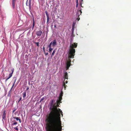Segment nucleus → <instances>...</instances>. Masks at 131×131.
I'll return each instance as SVG.
<instances>
[{
    "instance_id": "nucleus-30",
    "label": "nucleus",
    "mask_w": 131,
    "mask_h": 131,
    "mask_svg": "<svg viewBox=\"0 0 131 131\" xmlns=\"http://www.w3.org/2000/svg\"><path fill=\"white\" fill-rule=\"evenodd\" d=\"M74 28V27L73 26L72 27V31H73Z\"/></svg>"
},
{
    "instance_id": "nucleus-19",
    "label": "nucleus",
    "mask_w": 131,
    "mask_h": 131,
    "mask_svg": "<svg viewBox=\"0 0 131 131\" xmlns=\"http://www.w3.org/2000/svg\"><path fill=\"white\" fill-rule=\"evenodd\" d=\"M63 86H64V89H66V86H67V85H66V84L64 82L63 83Z\"/></svg>"
},
{
    "instance_id": "nucleus-42",
    "label": "nucleus",
    "mask_w": 131,
    "mask_h": 131,
    "mask_svg": "<svg viewBox=\"0 0 131 131\" xmlns=\"http://www.w3.org/2000/svg\"><path fill=\"white\" fill-rule=\"evenodd\" d=\"M80 19V18H79V19H78V20Z\"/></svg>"
},
{
    "instance_id": "nucleus-17",
    "label": "nucleus",
    "mask_w": 131,
    "mask_h": 131,
    "mask_svg": "<svg viewBox=\"0 0 131 131\" xmlns=\"http://www.w3.org/2000/svg\"><path fill=\"white\" fill-rule=\"evenodd\" d=\"M15 2H12V6L13 8H14L15 7Z\"/></svg>"
},
{
    "instance_id": "nucleus-35",
    "label": "nucleus",
    "mask_w": 131,
    "mask_h": 131,
    "mask_svg": "<svg viewBox=\"0 0 131 131\" xmlns=\"http://www.w3.org/2000/svg\"><path fill=\"white\" fill-rule=\"evenodd\" d=\"M16 0H12V2H15Z\"/></svg>"
},
{
    "instance_id": "nucleus-5",
    "label": "nucleus",
    "mask_w": 131,
    "mask_h": 131,
    "mask_svg": "<svg viewBox=\"0 0 131 131\" xmlns=\"http://www.w3.org/2000/svg\"><path fill=\"white\" fill-rule=\"evenodd\" d=\"M42 33V31L41 30L37 31L36 32V34L38 36H40Z\"/></svg>"
},
{
    "instance_id": "nucleus-10",
    "label": "nucleus",
    "mask_w": 131,
    "mask_h": 131,
    "mask_svg": "<svg viewBox=\"0 0 131 131\" xmlns=\"http://www.w3.org/2000/svg\"><path fill=\"white\" fill-rule=\"evenodd\" d=\"M64 78L65 79H68V73L67 72H66L64 74Z\"/></svg>"
},
{
    "instance_id": "nucleus-3",
    "label": "nucleus",
    "mask_w": 131,
    "mask_h": 131,
    "mask_svg": "<svg viewBox=\"0 0 131 131\" xmlns=\"http://www.w3.org/2000/svg\"><path fill=\"white\" fill-rule=\"evenodd\" d=\"M50 44H51V45H52V47H54L57 44V42L56 39H54L53 41H52Z\"/></svg>"
},
{
    "instance_id": "nucleus-4",
    "label": "nucleus",
    "mask_w": 131,
    "mask_h": 131,
    "mask_svg": "<svg viewBox=\"0 0 131 131\" xmlns=\"http://www.w3.org/2000/svg\"><path fill=\"white\" fill-rule=\"evenodd\" d=\"M45 13L47 18V25H48V24L49 23V15L48 14L47 12V11H46L45 12Z\"/></svg>"
},
{
    "instance_id": "nucleus-16",
    "label": "nucleus",
    "mask_w": 131,
    "mask_h": 131,
    "mask_svg": "<svg viewBox=\"0 0 131 131\" xmlns=\"http://www.w3.org/2000/svg\"><path fill=\"white\" fill-rule=\"evenodd\" d=\"M33 25H32V29H33L34 27V26H35V22L34 20V18H33Z\"/></svg>"
},
{
    "instance_id": "nucleus-7",
    "label": "nucleus",
    "mask_w": 131,
    "mask_h": 131,
    "mask_svg": "<svg viewBox=\"0 0 131 131\" xmlns=\"http://www.w3.org/2000/svg\"><path fill=\"white\" fill-rule=\"evenodd\" d=\"M18 124L17 122L15 121V120H14L12 121V126H13L14 125H16Z\"/></svg>"
},
{
    "instance_id": "nucleus-32",
    "label": "nucleus",
    "mask_w": 131,
    "mask_h": 131,
    "mask_svg": "<svg viewBox=\"0 0 131 131\" xmlns=\"http://www.w3.org/2000/svg\"><path fill=\"white\" fill-rule=\"evenodd\" d=\"M9 79V78H8L6 79L5 80V82H6L7 81V80Z\"/></svg>"
},
{
    "instance_id": "nucleus-14",
    "label": "nucleus",
    "mask_w": 131,
    "mask_h": 131,
    "mask_svg": "<svg viewBox=\"0 0 131 131\" xmlns=\"http://www.w3.org/2000/svg\"><path fill=\"white\" fill-rule=\"evenodd\" d=\"M46 96H44L40 100V103L41 101H43V100H46Z\"/></svg>"
},
{
    "instance_id": "nucleus-34",
    "label": "nucleus",
    "mask_w": 131,
    "mask_h": 131,
    "mask_svg": "<svg viewBox=\"0 0 131 131\" xmlns=\"http://www.w3.org/2000/svg\"><path fill=\"white\" fill-rule=\"evenodd\" d=\"M71 34H72V36H73V31H72Z\"/></svg>"
},
{
    "instance_id": "nucleus-40",
    "label": "nucleus",
    "mask_w": 131,
    "mask_h": 131,
    "mask_svg": "<svg viewBox=\"0 0 131 131\" xmlns=\"http://www.w3.org/2000/svg\"><path fill=\"white\" fill-rule=\"evenodd\" d=\"M29 89V88H27V89H26V90H28Z\"/></svg>"
},
{
    "instance_id": "nucleus-1",
    "label": "nucleus",
    "mask_w": 131,
    "mask_h": 131,
    "mask_svg": "<svg viewBox=\"0 0 131 131\" xmlns=\"http://www.w3.org/2000/svg\"><path fill=\"white\" fill-rule=\"evenodd\" d=\"M55 100H52L50 102L49 110L50 112L48 115L46 121L47 122V131H61L62 126L60 117L61 114L63 116L62 112L59 108V105L61 102L56 101V104L53 103Z\"/></svg>"
},
{
    "instance_id": "nucleus-25",
    "label": "nucleus",
    "mask_w": 131,
    "mask_h": 131,
    "mask_svg": "<svg viewBox=\"0 0 131 131\" xmlns=\"http://www.w3.org/2000/svg\"><path fill=\"white\" fill-rule=\"evenodd\" d=\"M83 0H81V3H80V5H81V6H82V3H83Z\"/></svg>"
},
{
    "instance_id": "nucleus-6",
    "label": "nucleus",
    "mask_w": 131,
    "mask_h": 131,
    "mask_svg": "<svg viewBox=\"0 0 131 131\" xmlns=\"http://www.w3.org/2000/svg\"><path fill=\"white\" fill-rule=\"evenodd\" d=\"M13 118L14 119H16L17 121H19L20 123L21 122V119L19 117H13Z\"/></svg>"
},
{
    "instance_id": "nucleus-13",
    "label": "nucleus",
    "mask_w": 131,
    "mask_h": 131,
    "mask_svg": "<svg viewBox=\"0 0 131 131\" xmlns=\"http://www.w3.org/2000/svg\"><path fill=\"white\" fill-rule=\"evenodd\" d=\"M48 47L49 48V50L52 51L53 50V48H51V44H49Z\"/></svg>"
},
{
    "instance_id": "nucleus-23",
    "label": "nucleus",
    "mask_w": 131,
    "mask_h": 131,
    "mask_svg": "<svg viewBox=\"0 0 131 131\" xmlns=\"http://www.w3.org/2000/svg\"><path fill=\"white\" fill-rule=\"evenodd\" d=\"M29 7L30 8L31 7V1L30 0L29 2Z\"/></svg>"
},
{
    "instance_id": "nucleus-29",
    "label": "nucleus",
    "mask_w": 131,
    "mask_h": 131,
    "mask_svg": "<svg viewBox=\"0 0 131 131\" xmlns=\"http://www.w3.org/2000/svg\"><path fill=\"white\" fill-rule=\"evenodd\" d=\"M45 52V55L46 56H47L48 54V52L46 53L45 52Z\"/></svg>"
},
{
    "instance_id": "nucleus-20",
    "label": "nucleus",
    "mask_w": 131,
    "mask_h": 131,
    "mask_svg": "<svg viewBox=\"0 0 131 131\" xmlns=\"http://www.w3.org/2000/svg\"><path fill=\"white\" fill-rule=\"evenodd\" d=\"M63 92L62 91H61V92L59 96H63Z\"/></svg>"
},
{
    "instance_id": "nucleus-18",
    "label": "nucleus",
    "mask_w": 131,
    "mask_h": 131,
    "mask_svg": "<svg viewBox=\"0 0 131 131\" xmlns=\"http://www.w3.org/2000/svg\"><path fill=\"white\" fill-rule=\"evenodd\" d=\"M55 50H54L52 53V54L51 55V56L52 57L54 55V54L55 53Z\"/></svg>"
},
{
    "instance_id": "nucleus-11",
    "label": "nucleus",
    "mask_w": 131,
    "mask_h": 131,
    "mask_svg": "<svg viewBox=\"0 0 131 131\" xmlns=\"http://www.w3.org/2000/svg\"><path fill=\"white\" fill-rule=\"evenodd\" d=\"M5 112L6 111L5 110L3 112V113L2 116V117L3 119L4 118L6 117V114Z\"/></svg>"
},
{
    "instance_id": "nucleus-2",
    "label": "nucleus",
    "mask_w": 131,
    "mask_h": 131,
    "mask_svg": "<svg viewBox=\"0 0 131 131\" xmlns=\"http://www.w3.org/2000/svg\"><path fill=\"white\" fill-rule=\"evenodd\" d=\"M77 43L74 42L72 44L70 45L69 49L68 52V58H74L75 53V48H77Z\"/></svg>"
},
{
    "instance_id": "nucleus-38",
    "label": "nucleus",
    "mask_w": 131,
    "mask_h": 131,
    "mask_svg": "<svg viewBox=\"0 0 131 131\" xmlns=\"http://www.w3.org/2000/svg\"><path fill=\"white\" fill-rule=\"evenodd\" d=\"M79 12H80L81 13H81H82V11H81V10H80L79 11Z\"/></svg>"
},
{
    "instance_id": "nucleus-28",
    "label": "nucleus",
    "mask_w": 131,
    "mask_h": 131,
    "mask_svg": "<svg viewBox=\"0 0 131 131\" xmlns=\"http://www.w3.org/2000/svg\"><path fill=\"white\" fill-rule=\"evenodd\" d=\"M16 81V79L15 80V81L14 82V84H13V85L12 86V88H13V86H14V84H15V83Z\"/></svg>"
},
{
    "instance_id": "nucleus-33",
    "label": "nucleus",
    "mask_w": 131,
    "mask_h": 131,
    "mask_svg": "<svg viewBox=\"0 0 131 131\" xmlns=\"http://www.w3.org/2000/svg\"><path fill=\"white\" fill-rule=\"evenodd\" d=\"M21 99V97H20L19 98V99L18 101V102H19Z\"/></svg>"
},
{
    "instance_id": "nucleus-39",
    "label": "nucleus",
    "mask_w": 131,
    "mask_h": 131,
    "mask_svg": "<svg viewBox=\"0 0 131 131\" xmlns=\"http://www.w3.org/2000/svg\"><path fill=\"white\" fill-rule=\"evenodd\" d=\"M65 83H68V81H66V82H65Z\"/></svg>"
},
{
    "instance_id": "nucleus-12",
    "label": "nucleus",
    "mask_w": 131,
    "mask_h": 131,
    "mask_svg": "<svg viewBox=\"0 0 131 131\" xmlns=\"http://www.w3.org/2000/svg\"><path fill=\"white\" fill-rule=\"evenodd\" d=\"M58 99V100H57V101H58V102H59L61 103L62 102H61V100L62 99V97L59 96Z\"/></svg>"
},
{
    "instance_id": "nucleus-9",
    "label": "nucleus",
    "mask_w": 131,
    "mask_h": 131,
    "mask_svg": "<svg viewBox=\"0 0 131 131\" xmlns=\"http://www.w3.org/2000/svg\"><path fill=\"white\" fill-rule=\"evenodd\" d=\"M22 95L23 96V100H24L26 96V92H24L22 93Z\"/></svg>"
},
{
    "instance_id": "nucleus-22",
    "label": "nucleus",
    "mask_w": 131,
    "mask_h": 131,
    "mask_svg": "<svg viewBox=\"0 0 131 131\" xmlns=\"http://www.w3.org/2000/svg\"><path fill=\"white\" fill-rule=\"evenodd\" d=\"M13 74L12 73H11L9 75V77H8L9 79L12 76Z\"/></svg>"
},
{
    "instance_id": "nucleus-31",
    "label": "nucleus",
    "mask_w": 131,
    "mask_h": 131,
    "mask_svg": "<svg viewBox=\"0 0 131 131\" xmlns=\"http://www.w3.org/2000/svg\"><path fill=\"white\" fill-rule=\"evenodd\" d=\"M76 5H78V0H76Z\"/></svg>"
},
{
    "instance_id": "nucleus-24",
    "label": "nucleus",
    "mask_w": 131,
    "mask_h": 131,
    "mask_svg": "<svg viewBox=\"0 0 131 131\" xmlns=\"http://www.w3.org/2000/svg\"><path fill=\"white\" fill-rule=\"evenodd\" d=\"M14 128L15 129V130H17V131L18 130H19L18 129V128L17 127H14Z\"/></svg>"
},
{
    "instance_id": "nucleus-41",
    "label": "nucleus",
    "mask_w": 131,
    "mask_h": 131,
    "mask_svg": "<svg viewBox=\"0 0 131 131\" xmlns=\"http://www.w3.org/2000/svg\"><path fill=\"white\" fill-rule=\"evenodd\" d=\"M78 5H76V7H78Z\"/></svg>"
},
{
    "instance_id": "nucleus-15",
    "label": "nucleus",
    "mask_w": 131,
    "mask_h": 131,
    "mask_svg": "<svg viewBox=\"0 0 131 131\" xmlns=\"http://www.w3.org/2000/svg\"><path fill=\"white\" fill-rule=\"evenodd\" d=\"M70 58H69V59H68L67 61V63L71 64V60H70Z\"/></svg>"
},
{
    "instance_id": "nucleus-27",
    "label": "nucleus",
    "mask_w": 131,
    "mask_h": 131,
    "mask_svg": "<svg viewBox=\"0 0 131 131\" xmlns=\"http://www.w3.org/2000/svg\"><path fill=\"white\" fill-rule=\"evenodd\" d=\"M17 108H15L14 110H13L12 113H13L16 110Z\"/></svg>"
},
{
    "instance_id": "nucleus-8",
    "label": "nucleus",
    "mask_w": 131,
    "mask_h": 131,
    "mask_svg": "<svg viewBox=\"0 0 131 131\" xmlns=\"http://www.w3.org/2000/svg\"><path fill=\"white\" fill-rule=\"evenodd\" d=\"M70 66L71 64L68 63H66V70H68L69 69V67H70Z\"/></svg>"
},
{
    "instance_id": "nucleus-26",
    "label": "nucleus",
    "mask_w": 131,
    "mask_h": 131,
    "mask_svg": "<svg viewBox=\"0 0 131 131\" xmlns=\"http://www.w3.org/2000/svg\"><path fill=\"white\" fill-rule=\"evenodd\" d=\"M14 69L13 68H12L11 70L12 73H12V74H13L14 71Z\"/></svg>"
},
{
    "instance_id": "nucleus-37",
    "label": "nucleus",
    "mask_w": 131,
    "mask_h": 131,
    "mask_svg": "<svg viewBox=\"0 0 131 131\" xmlns=\"http://www.w3.org/2000/svg\"><path fill=\"white\" fill-rule=\"evenodd\" d=\"M43 50L45 52V48L44 47H43Z\"/></svg>"
},
{
    "instance_id": "nucleus-21",
    "label": "nucleus",
    "mask_w": 131,
    "mask_h": 131,
    "mask_svg": "<svg viewBox=\"0 0 131 131\" xmlns=\"http://www.w3.org/2000/svg\"><path fill=\"white\" fill-rule=\"evenodd\" d=\"M34 43L36 44V45L38 46V47L39 46V42H34Z\"/></svg>"
},
{
    "instance_id": "nucleus-36",
    "label": "nucleus",
    "mask_w": 131,
    "mask_h": 131,
    "mask_svg": "<svg viewBox=\"0 0 131 131\" xmlns=\"http://www.w3.org/2000/svg\"><path fill=\"white\" fill-rule=\"evenodd\" d=\"M49 52L50 53H51L52 52V51L50 50H49Z\"/></svg>"
}]
</instances>
